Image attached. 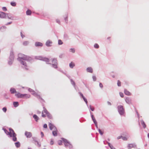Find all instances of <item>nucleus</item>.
<instances>
[{"mask_svg": "<svg viewBox=\"0 0 149 149\" xmlns=\"http://www.w3.org/2000/svg\"><path fill=\"white\" fill-rule=\"evenodd\" d=\"M17 60L23 65L22 66V68L26 70H28L29 69L28 66L24 61L31 62L33 60V59L30 56L19 54H18V57L17 58Z\"/></svg>", "mask_w": 149, "mask_h": 149, "instance_id": "nucleus-1", "label": "nucleus"}, {"mask_svg": "<svg viewBox=\"0 0 149 149\" xmlns=\"http://www.w3.org/2000/svg\"><path fill=\"white\" fill-rule=\"evenodd\" d=\"M40 58L39 59L40 60L46 62L47 64L50 65L54 69H56L58 68V61L56 58H52L51 60L52 61V63H49V59L47 57H40Z\"/></svg>", "mask_w": 149, "mask_h": 149, "instance_id": "nucleus-2", "label": "nucleus"}, {"mask_svg": "<svg viewBox=\"0 0 149 149\" xmlns=\"http://www.w3.org/2000/svg\"><path fill=\"white\" fill-rule=\"evenodd\" d=\"M15 96L18 98H29L30 97V95L26 94H21L18 92L15 94Z\"/></svg>", "mask_w": 149, "mask_h": 149, "instance_id": "nucleus-3", "label": "nucleus"}, {"mask_svg": "<svg viewBox=\"0 0 149 149\" xmlns=\"http://www.w3.org/2000/svg\"><path fill=\"white\" fill-rule=\"evenodd\" d=\"M14 58V55L13 51L11 50L10 52V56L8 62V64L9 65H11L12 64L13 62Z\"/></svg>", "mask_w": 149, "mask_h": 149, "instance_id": "nucleus-4", "label": "nucleus"}, {"mask_svg": "<svg viewBox=\"0 0 149 149\" xmlns=\"http://www.w3.org/2000/svg\"><path fill=\"white\" fill-rule=\"evenodd\" d=\"M117 109L120 115L121 116H124L125 112L123 106L121 105H118L117 107Z\"/></svg>", "mask_w": 149, "mask_h": 149, "instance_id": "nucleus-5", "label": "nucleus"}, {"mask_svg": "<svg viewBox=\"0 0 149 149\" xmlns=\"http://www.w3.org/2000/svg\"><path fill=\"white\" fill-rule=\"evenodd\" d=\"M7 17L8 19L12 20H15L17 19V17L16 16L13 15L11 13H7Z\"/></svg>", "mask_w": 149, "mask_h": 149, "instance_id": "nucleus-6", "label": "nucleus"}, {"mask_svg": "<svg viewBox=\"0 0 149 149\" xmlns=\"http://www.w3.org/2000/svg\"><path fill=\"white\" fill-rule=\"evenodd\" d=\"M52 42L50 40H48L45 43V45L47 47H49L52 46Z\"/></svg>", "mask_w": 149, "mask_h": 149, "instance_id": "nucleus-7", "label": "nucleus"}, {"mask_svg": "<svg viewBox=\"0 0 149 149\" xmlns=\"http://www.w3.org/2000/svg\"><path fill=\"white\" fill-rule=\"evenodd\" d=\"M61 139L64 142L65 146L67 147L68 146V144L70 142L68 141L66 139L64 138H62Z\"/></svg>", "mask_w": 149, "mask_h": 149, "instance_id": "nucleus-8", "label": "nucleus"}, {"mask_svg": "<svg viewBox=\"0 0 149 149\" xmlns=\"http://www.w3.org/2000/svg\"><path fill=\"white\" fill-rule=\"evenodd\" d=\"M49 129L50 130H52L53 129L54 130H56V127L53 124L51 123H49Z\"/></svg>", "mask_w": 149, "mask_h": 149, "instance_id": "nucleus-9", "label": "nucleus"}, {"mask_svg": "<svg viewBox=\"0 0 149 149\" xmlns=\"http://www.w3.org/2000/svg\"><path fill=\"white\" fill-rule=\"evenodd\" d=\"M24 134L25 136H26L27 138H30L32 136V133L30 132L26 131Z\"/></svg>", "mask_w": 149, "mask_h": 149, "instance_id": "nucleus-10", "label": "nucleus"}, {"mask_svg": "<svg viewBox=\"0 0 149 149\" xmlns=\"http://www.w3.org/2000/svg\"><path fill=\"white\" fill-rule=\"evenodd\" d=\"M10 136L11 137H13V140L14 141H16L17 140V138L16 137V136L17 134H10Z\"/></svg>", "mask_w": 149, "mask_h": 149, "instance_id": "nucleus-11", "label": "nucleus"}, {"mask_svg": "<svg viewBox=\"0 0 149 149\" xmlns=\"http://www.w3.org/2000/svg\"><path fill=\"white\" fill-rule=\"evenodd\" d=\"M125 101L127 104H132V100L130 97H126L125 99Z\"/></svg>", "mask_w": 149, "mask_h": 149, "instance_id": "nucleus-12", "label": "nucleus"}, {"mask_svg": "<svg viewBox=\"0 0 149 149\" xmlns=\"http://www.w3.org/2000/svg\"><path fill=\"white\" fill-rule=\"evenodd\" d=\"M6 14L3 12H1L0 13V17L2 18H6Z\"/></svg>", "mask_w": 149, "mask_h": 149, "instance_id": "nucleus-13", "label": "nucleus"}, {"mask_svg": "<svg viewBox=\"0 0 149 149\" xmlns=\"http://www.w3.org/2000/svg\"><path fill=\"white\" fill-rule=\"evenodd\" d=\"M35 46L36 47H41L43 46V44L40 42H37L35 43Z\"/></svg>", "mask_w": 149, "mask_h": 149, "instance_id": "nucleus-14", "label": "nucleus"}, {"mask_svg": "<svg viewBox=\"0 0 149 149\" xmlns=\"http://www.w3.org/2000/svg\"><path fill=\"white\" fill-rule=\"evenodd\" d=\"M10 92L11 93L13 94L15 93H17L18 92H17L15 89L13 88H10Z\"/></svg>", "mask_w": 149, "mask_h": 149, "instance_id": "nucleus-15", "label": "nucleus"}, {"mask_svg": "<svg viewBox=\"0 0 149 149\" xmlns=\"http://www.w3.org/2000/svg\"><path fill=\"white\" fill-rule=\"evenodd\" d=\"M136 146V145L135 143L134 144H128V145L127 146V147L128 149H130L132 148L133 147H134Z\"/></svg>", "mask_w": 149, "mask_h": 149, "instance_id": "nucleus-16", "label": "nucleus"}, {"mask_svg": "<svg viewBox=\"0 0 149 149\" xmlns=\"http://www.w3.org/2000/svg\"><path fill=\"white\" fill-rule=\"evenodd\" d=\"M90 113L91 118L92 119V120L93 121L94 123H95L96 122H97L96 119H95V117H94V115L92 114V113L91 112V111H90Z\"/></svg>", "mask_w": 149, "mask_h": 149, "instance_id": "nucleus-17", "label": "nucleus"}, {"mask_svg": "<svg viewBox=\"0 0 149 149\" xmlns=\"http://www.w3.org/2000/svg\"><path fill=\"white\" fill-rule=\"evenodd\" d=\"M33 117L36 122H38L40 119L39 117L36 114L33 115Z\"/></svg>", "mask_w": 149, "mask_h": 149, "instance_id": "nucleus-18", "label": "nucleus"}, {"mask_svg": "<svg viewBox=\"0 0 149 149\" xmlns=\"http://www.w3.org/2000/svg\"><path fill=\"white\" fill-rule=\"evenodd\" d=\"M87 72L92 73L93 72V70L91 67H88L86 69Z\"/></svg>", "mask_w": 149, "mask_h": 149, "instance_id": "nucleus-19", "label": "nucleus"}, {"mask_svg": "<svg viewBox=\"0 0 149 149\" xmlns=\"http://www.w3.org/2000/svg\"><path fill=\"white\" fill-rule=\"evenodd\" d=\"M65 22L67 24L68 22V14H66L64 17Z\"/></svg>", "mask_w": 149, "mask_h": 149, "instance_id": "nucleus-20", "label": "nucleus"}, {"mask_svg": "<svg viewBox=\"0 0 149 149\" xmlns=\"http://www.w3.org/2000/svg\"><path fill=\"white\" fill-rule=\"evenodd\" d=\"M28 91L31 92L32 94L34 95L36 93L31 88H29L28 89Z\"/></svg>", "mask_w": 149, "mask_h": 149, "instance_id": "nucleus-21", "label": "nucleus"}, {"mask_svg": "<svg viewBox=\"0 0 149 149\" xmlns=\"http://www.w3.org/2000/svg\"><path fill=\"white\" fill-rule=\"evenodd\" d=\"M57 130L56 129V130H53L52 131V133L53 135L54 136H56L57 135Z\"/></svg>", "mask_w": 149, "mask_h": 149, "instance_id": "nucleus-22", "label": "nucleus"}, {"mask_svg": "<svg viewBox=\"0 0 149 149\" xmlns=\"http://www.w3.org/2000/svg\"><path fill=\"white\" fill-rule=\"evenodd\" d=\"M13 106L15 107H17L19 105V103L18 102H14L13 103Z\"/></svg>", "mask_w": 149, "mask_h": 149, "instance_id": "nucleus-23", "label": "nucleus"}, {"mask_svg": "<svg viewBox=\"0 0 149 149\" xmlns=\"http://www.w3.org/2000/svg\"><path fill=\"white\" fill-rule=\"evenodd\" d=\"M141 123L143 128H145L146 126L143 120H141Z\"/></svg>", "mask_w": 149, "mask_h": 149, "instance_id": "nucleus-24", "label": "nucleus"}, {"mask_svg": "<svg viewBox=\"0 0 149 149\" xmlns=\"http://www.w3.org/2000/svg\"><path fill=\"white\" fill-rule=\"evenodd\" d=\"M124 92L126 95H131V93L126 89H124Z\"/></svg>", "mask_w": 149, "mask_h": 149, "instance_id": "nucleus-25", "label": "nucleus"}, {"mask_svg": "<svg viewBox=\"0 0 149 149\" xmlns=\"http://www.w3.org/2000/svg\"><path fill=\"white\" fill-rule=\"evenodd\" d=\"M2 130L4 131L5 133L7 135H10V133L9 132H8L6 128L3 127L2 128Z\"/></svg>", "mask_w": 149, "mask_h": 149, "instance_id": "nucleus-26", "label": "nucleus"}, {"mask_svg": "<svg viewBox=\"0 0 149 149\" xmlns=\"http://www.w3.org/2000/svg\"><path fill=\"white\" fill-rule=\"evenodd\" d=\"M9 133L10 134H14L16 133L15 132L14 130L11 128H10L9 129Z\"/></svg>", "mask_w": 149, "mask_h": 149, "instance_id": "nucleus-27", "label": "nucleus"}, {"mask_svg": "<svg viewBox=\"0 0 149 149\" xmlns=\"http://www.w3.org/2000/svg\"><path fill=\"white\" fill-rule=\"evenodd\" d=\"M69 65L70 68H73V67L75 66V64L74 63L72 62L70 63Z\"/></svg>", "mask_w": 149, "mask_h": 149, "instance_id": "nucleus-28", "label": "nucleus"}, {"mask_svg": "<svg viewBox=\"0 0 149 149\" xmlns=\"http://www.w3.org/2000/svg\"><path fill=\"white\" fill-rule=\"evenodd\" d=\"M15 146L17 148H18L20 147V144L19 142L17 141L16 142H15Z\"/></svg>", "mask_w": 149, "mask_h": 149, "instance_id": "nucleus-29", "label": "nucleus"}, {"mask_svg": "<svg viewBox=\"0 0 149 149\" xmlns=\"http://www.w3.org/2000/svg\"><path fill=\"white\" fill-rule=\"evenodd\" d=\"M46 115L50 119H52V115L49 112L47 113Z\"/></svg>", "mask_w": 149, "mask_h": 149, "instance_id": "nucleus-30", "label": "nucleus"}, {"mask_svg": "<svg viewBox=\"0 0 149 149\" xmlns=\"http://www.w3.org/2000/svg\"><path fill=\"white\" fill-rule=\"evenodd\" d=\"M70 81L71 84L74 86V87H75V83L74 81L72 79H70Z\"/></svg>", "mask_w": 149, "mask_h": 149, "instance_id": "nucleus-31", "label": "nucleus"}, {"mask_svg": "<svg viewBox=\"0 0 149 149\" xmlns=\"http://www.w3.org/2000/svg\"><path fill=\"white\" fill-rule=\"evenodd\" d=\"M107 143L108 144L109 146L110 147L111 149H113V148H114L113 146L111 145L110 143L108 142L107 141Z\"/></svg>", "mask_w": 149, "mask_h": 149, "instance_id": "nucleus-32", "label": "nucleus"}, {"mask_svg": "<svg viewBox=\"0 0 149 149\" xmlns=\"http://www.w3.org/2000/svg\"><path fill=\"white\" fill-rule=\"evenodd\" d=\"M31 14V10L28 9L26 11V14L28 15H30Z\"/></svg>", "mask_w": 149, "mask_h": 149, "instance_id": "nucleus-33", "label": "nucleus"}, {"mask_svg": "<svg viewBox=\"0 0 149 149\" xmlns=\"http://www.w3.org/2000/svg\"><path fill=\"white\" fill-rule=\"evenodd\" d=\"M69 52L74 53L75 52V49L74 48H71L69 49Z\"/></svg>", "mask_w": 149, "mask_h": 149, "instance_id": "nucleus-34", "label": "nucleus"}, {"mask_svg": "<svg viewBox=\"0 0 149 149\" xmlns=\"http://www.w3.org/2000/svg\"><path fill=\"white\" fill-rule=\"evenodd\" d=\"M43 110L42 111H43V113H45L46 114H47L49 112L47 111V110L44 107H43Z\"/></svg>", "mask_w": 149, "mask_h": 149, "instance_id": "nucleus-35", "label": "nucleus"}, {"mask_svg": "<svg viewBox=\"0 0 149 149\" xmlns=\"http://www.w3.org/2000/svg\"><path fill=\"white\" fill-rule=\"evenodd\" d=\"M6 26H2L1 27V29L2 30V31H4L5 29H6Z\"/></svg>", "mask_w": 149, "mask_h": 149, "instance_id": "nucleus-36", "label": "nucleus"}, {"mask_svg": "<svg viewBox=\"0 0 149 149\" xmlns=\"http://www.w3.org/2000/svg\"><path fill=\"white\" fill-rule=\"evenodd\" d=\"M98 131L99 133L101 135H102L103 134H104V132L103 131H102L100 129H98Z\"/></svg>", "mask_w": 149, "mask_h": 149, "instance_id": "nucleus-37", "label": "nucleus"}, {"mask_svg": "<svg viewBox=\"0 0 149 149\" xmlns=\"http://www.w3.org/2000/svg\"><path fill=\"white\" fill-rule=\"evenodd\" d=\"M10 4V5L13 6H15L16 5V3L13 1L11 2Z\"/></svg>", "mask_w": 149, "mask_h": 149, "instance_id": "nucleus-38", "label": "nucleus"}, {"mask_svg": "<svg viewBox=\"0 0 149 149\" xmlns=\"http://www.w3.org/2000/svg\"><path fill=\"white\" fill-rule=\"evenodd\" d=\"M82 99L85 102L87 105L88 106V101L87 99L84 96L82 98Z\"/></svg>", "mask_w": 149, "mask_h": 149, "instance_id": "nucleus-39", "label": "nucleus"}, {"mask_svg": "<svg viewBox=\"0 0 149 149\" xmlns=\"http://www.w3.org/2000/svg\"><path fill=\"white\" fill-rule=\"evenodd\" d=\"M33 138V140L35 141V142L37 143V144L38 145V147H40V146H41L40 144L35 139H34Z\"/></svg>", "mask_w": 149, "mask_h": 149, "instance_id": "nucleus-40", "label": "nucleus"}, {"mask_svg": "<svg viewBox=\"0 0 149 149\" xmlns=\"http://www.w3.org/2000/svg\"><path fill=\"white\" fill-rule=\"evenodd\" d=\"M34 96L36 97L38 99H40L41 98V97L40 96V95L37 93L35 94V95H34Z\"/></svg>", "mask_w": 149, "mask_h": 149, "instance_id": "nucleus-41", "label": "nucleus"}, {"mask_svg": "<svg viewBox=\"0 0 149 149\" xmlns=\"http://www.w3.org/2000/svg\"><path fill=\"white\" fill-rule=\"evenodd\" d=\"M29 42L28 41H25L23 42V45L24 46L27 45L29 44Z\"/></svg>", "mask_w": 149, "mask_h": 149, "instance_id": "nucleus-42", "label": "nucleus"}, {"mask_svg": "<svg viewBox=\"0 0 149 149\" xmlns=\"http://www.w3.org/2000/svg\"><path fill=\"white\" fill-rule=\"evenodd\" d=\"M94 47L96 49H98L99 47L97 43H95L94 44Z\"/></svg>", "mask_w": 149, "mask_h": 149, "instance_id": "nucleus-43", "label": "nucleus"}, {"mask_svg": "<svg viewBox=\"0 0 149 149\" xmlns=\"http://www.w3.org/2000/svg\"><path fill=\"white\" fill-rule=\"evenodd\" d=\"M121 82L119 80H118L117 81V85L118 86H121Z\"/></svg>", "mask_w": 149, "mask_h": 149, "instance_id": "nucleus-44", "label": "nucleus"}, {"mask_svg": "<svg viewBox=\"0 0 149 149\" xmlns=\"http://www.w3.org/2000/svg\"><path fill=\"white\" fill-rule=\"evenodd\" d=\"M58 43L59 45H61L63 44V42H62L61 40H58Z\"/></svg>", "mask_w": 149, "mask_h": 149, "instance_id": "nucleus-45", "label": "nucleus"}, {"mask_svg": "<svg viewBox=\"0 0 149 149\" xmlns=\"http://www.w3.org/2000/svg\"><path fill=\"white\" fill-rule=\"evenodd\" d=\"M64 38L66 39H67L68 38V36L67 34H65L64 35Z\"/></svg>", "mask_w": 149, "mask_h": 149, "instance_id": "nucleus-46", "label": "nucleus"}, {"mask_svg": "<svg viewBox=\"0 0 149 149\" xmlns=\"http://www.w3.org/2000/svg\"><path fill=\"white\" fill-rule=\"evenodd\" d=\"M3 111L5 113H6L7 111V108L5 107L2 108Z\"/></svg>", "mask_w": 149, "mask_h": 149, "instance_id": "nucleus-47", "label": "nucleus"}, {"mask_svg": "<svg viewBox=\"0 0 149 149\" xmlns=\"http://www.w3.org/2000/svg\"><path fill=\"white\" fill-rule=\"evenodd\" d=\"M78 93L81 98H82L83 97H84L83 94L81 92H79Z\"/></svg>", "mask_w": 149, "mask_h": 149, "instance_id": "nucleus-48", "label": "nucleus"}, {"mask_svg": "<svg viewBox=\"0 0 149 149\" xmlns=\"http://www.w3.org/2000/svg\"><path fill=\"white\" fill-rule=\"evenodd\" d=\"M68 147L70 149H71L72 148V145L69 142V143L68 144Z\"/></svg>", "mask_w": 149, "mask_h": 149, "instance_id": "nucleus-49", "label": "nucleus"}, {"mask_svg": "<svg viewBox=\"0 0 149 149\" xmlns=\"http://www.w3.org/2000/svg\"><path fill=\"white\" fill-rule=\"evenodd\" d=\"M90 110L92 111H93L94 110V108L92 107L91 105L90 106Z\"/></svg>", "mask_w": 149, "mask_h": 149, "instance_id": "nucleus-50", "label": "nucleus"}, {"mask_svg": "<svg viewBox=\"0 0 149 149\" xmlns=\"http://www.w3.org/2000/svg\"><path fill=\"white\" fill-rule=\"evenodd\" d=\"M58 144L59 145H62V141L61 140L58 141Z\"/></svg>", "mask_w": 149, "mask_h": 149, "instance_id": "nucleus-51", "label": "nucleus"}, {"mask_svg": "<svg viewBox=\"0 0 149 149\" xmlns=\"http://www.w3.org/2000/svg\"><path fill=\"white\" fill-rule=\"evenodd\" d=\"M93 80L94 81H95L96 80V78L95 76H93L92 77Z\"/></svg>", "mask_w": 149, "mask_h": 149, "instance_id": "nucleus-52", "label": "nucleus"}, {"mask_svg": "<svg viewBox=\"0 0 149 149\" xmlns=\"http://www.w3.org/2000/svg\"><path fill=\"white\" fill-rule=\"evenodd\" d=\"M122 139L124 141H127V138L125 136H122Z\"/></svg>", "mask_w": 149, "mask_h": 149, "instance_id": "nucleus-53", "label": "nucleus"}, {"mask_svg": "<svg viewBox=\"0 0 149 149\" xmlns=\"http://www.w3.org/2000/svg\"><path fill=\"white\" fill-rule=\"evenodd\" d=\"M3 10L4 11H6L7 10V9L6 7H3L2 8Z\"/></svg>", "mask_w": 149, "mask_h": 149, "instance_id": "nucleus-54", "label": "nucleus"}, {"mask_svg": "<svg viewBox=\"0 0 149 149\" xmlns=\"http://www.w3.org/2000/svg\"><path fill=\"white\" fill-rule=\"evenodd\" d=\"M119 94H120V96L121 97H124V94H123V93H122L121 92H120Z\"/></svg>", "mask_w": 149, "mask_h": 149, "instance_id": "nucleus-55", "label": "nucleus"}, {"mask_svg": "<svg viewBox=\"0 0 149 149\" xmlns=\"http://www.w3.org/2000/svg\"><path fill=\"white\" fill-rule=\"evenodd\" d=\"M135 111L137 115V116H138V118L139 119V114L137 111L136 110H135Z\"/></svg>", "mask_w": 149, "mask_h": 149, "instance_id": "nucleus-56", "label": "nucleus"}, {"mask_svg": "<svg viewBox=\"0 0 149 149\" xmlns=\"http://www.w3.org/2000/svg\"><path fill=\"white\" fill-rule=\"evenodd\" d=\"M20 35H21V37H22V38L25 37V36L23 34L22 32H20Z\"/></svg>", "mask_w": 149, "mask_h": 149, "instance_id": "nucleus-57", "label": "nucleus"}, {"mask_svg": "<svg viewBox=\"0 0 149 149\" xmlns=\"http://www.w3.org/2000/svg\"><path fill=\"white\" fill-rule=\"evenodd\" d=\"M99 86L100 87V88H102L103 87V85H102V83H99Z\"/></svg>", "mask_w": 149, "mask_h": 149, "instance_id": "nucleus-58", "label": "nucleus"}, {"mask_svg": "<svg viewBox=\"0 0 149 149\" xmlns=\"http://www.w3.org/2000/svg\"><path fill=\"white\" fill-rule=\"evenodd\" d=\"M94 123L95 125V126H96V128L98 130V129H99V128H98V126H97V122H96Z\"/></svg>", "mask_w": 149, "mask_h": 149, "instance_id": "nucleus-59", "label": "nucleus"}, {"mask_svg": "<svg viewBox=\"0 0 149 149\" xmlns=\"http://www.w3.org/2000/svg\"><path fill=\"white\" fill-rule=\"evenodd\" d=\"M47 127V125L46 124H45L43 125V127L44 128H46Z\"/></svg>", "mask_w": 149, "mask_h": 149, "instance_id": "nucleus-60", "label": "nucleus"}, {"mask_svg": "<svg viewBox=\"0 0 149 149\" xmlns=\"http://www.w3.org/2000/svg\"><path fill=\"white\" fill-rule=\"evenodd\" d=\"M42 117H43V118H45L46 117V115H45L44 114H43V111H42Z\"/></svg>", "mask_w": 149, "mask_h": 149, "instance_id": "nucleus-61", "label": "nucleus"}, {"mask_svg": "<svg viewBox=\"0 0 149 149\" xmlns=\"http://www.w3.org/2000/svg\"><path fill=\"white\" fill-rule=\"evenodd\" d=\"M56 21L57 23H58L59 24H60V21L59 19H57L56 20Z\"/></svg>", "mask_w": 149, "mask_h": 149, "instance_id": "nucleus-62", "label": "nucleus"}, {"mask_svg": "<svg viewBox=\"0 0 149 149\" xmlns=\"http://www.w3.org/2000/svg\"><path fill=\"white\" fill-rule=\"evenodd\" d=\"M12 23V22H8L6 24V25H10V24H11Z\"/></svg>", "mask_w": 149, "mask_h": 149, "instance_id": "nucleus-63", "label": "nucleus"}, {"mask_svg": "<svg viewBox=\"0 0 149 149\" xmlns=\"http://www.w3.org/2000/svg\"><path fill=\"white\" fill-rule=\"evenodd\" d=\"M122 138V136H118L117 137V139H120Z\"/></svg>", "mask_w": 149, "mask_h": 149, "instance_id": "nucleus-64", "label": "nucleus"}]
</instances>
